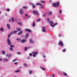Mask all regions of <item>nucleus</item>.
Masks as SVG:
<instances>
[{
  "mask_svg": "<svg viewBox=\"0 0 77 77\" xmlns=\"http://www.w3.org/2000/svg\"><path fill=\"white\" fill-rule=\"evenodd\" d=\"M53 6L55 7V8H57L59 6V2H57L56 3H54L52 5Z\"/></svg>",
  "mask_w": 77,
  "mask_h": 77,
  "instance_id": "1",
  "label": "nucleus"
},
{
  "mask_svg": "<svg viewBox=\"0 0 77 77\" xmlns=\"http://www.w3.org/2000/svg\"><path fill=\"white\" fill-rule=\"evenodd\" d=\"M49 23L50 24L51 27H54V26H55L57 25V23H54L53 25H52L53 24V22L51 21Z\"/></svg>",
  "mask_w": 77,
  "mask_h": 77,
  "instance_id": "2",
  "label": "nucleus"
},
{
  "mask_svg": "<svg viewBox=\"0 0 77 77\" xmlns=\"http://www.w3.org/2000/svg\"><path fill=\"white\" fill-rule=\"evenodd\" d=\"M36 5L37 6H41V8H44V7L42 6V4H41V3H37Z\"/></svg>",
  "mask_w": 77,
  "mask_h": 77,
  "instance_id": "3",
  "label": "nucleus"
},
{
  "mask_svg": "<svg viewBox=\"0 0 77 77\" xmlns=\"http://www.w3.org/2000/svg\"><path fill=\"white\" fill-rule=\"evenodd\" d=\"M33 13L37 15H39V13H38V12L34 10L33 11Z\"/></svg>",
  "mask_w": 77,
  "mask_h": 77,
  "instance_id": "4",
  "label": "nucleus"
},
{
  "mask_svg": "<svg viewBox=\"0 0 77 77\" xmlns=\"http://www.w3.org/2000/svg\"><path fill=\"white\" fill-rule=\"evenodd\" d=\"M32 54H33V57H35L36 55L38 54V52H32Z\"/></svg>",
  "mask_w": 77,
  "mask_h": 77,
  "instance_id": "5",
  "label": "nucleus"
},
{
  "mask_svg": "<svg viewBox=\"0 0 77 77\" xmlns=\"http://www.w3.org/2000/svg\"><path fill=\"white\" fill-rule=\"evenodd\" d=\"M59 45H61V47H63V42L62 41H60L59 42Z\"/></svg>",
  "mask_w": 77,
  "mask_h": 77,
  "instance_id": "6",
  "label": "nucleus"
},
{
  "mask_svg": "<svg viewBox=\"0 0 77 77\" xmlns=\"http://www.w3.org/2000/svg\"><path fill=\"white\" fill-rule=\"evenodd\" d=\"M14 47V45H10V50L11 51H12V50H13V49L12 48H13V47Z\"/></svg>",
  "mask_w": 77,
  "mask_h": 77,
  "instance_id": "7",
  "label": "nucleus"
},
{
  "mask_svg": "<svg viewBox=\"0 0 77 77\" xmlns=\"http://www.w3.org/2000/svg\"><path fill=\"white\" fill-rule=\"evenodd\" d=\"M20 13L21 15H22V14L24 13V11H23V9H20Z\"/></svg>",
  "mask_w": 77,
  "mask_h": 77,
  "instance_id": "8",
  "label": "nucleus"
},
{
  "mask_svg": "<svg viewBox=\"0 0 77 77\" xmlns=\"http://www.w3.org/2000/svg\"><path fill=\"white\" fill-rule=\"evenodd\" d=\"M25 31H26V32H31V30L29 29H25Z\"/></svg>",
  "mask_w": 77,
  "mask_h": 77,
  "instance_id": "9",
  "label": "nucleus"
},
{
  "mask_svg": "<svg viewBox=\"0 0 77 77\" xmlns=\"http://www.w3.org/2000/svg\"><path fill=\"white\" fill-rule=\"evenodd\" d=\"M7 42H8V44H9V45H10V44H11V42L9 40V38L8 39Z\"/></svg>",
  "mask_w": 77,
  "mask_h": 77,
  "instance_id": "10",
  "label": "nucleus"
},
{
  "mask_svg": "<svg viewBox=\"0 0 77 77\" xmlns=\"http://www.w3.org/2000/svg\"><path fill=\"white\" fill-rule=\"evenodd\" d=\"M17 31H14L13 32H11L10 35H12V34H13V33H17Z\"/></svg>",
  "mask_w": 77,
  "mask_h": 77,
  "instance_id": "11",
  "label": "nucleus"
},
{
  "mask_svg": "<svg viewBox=\"0 0 77 77\" xmlns=\"http://www.w3.org/2000/svg\"><path fill=\"white\" fill-rule=\"evenodd\" d=\"M45 31H45V27H44L42 29V31L43 32H45Z\"/></svg>",
  "mask_w": 77,
  "mask_h": 77,
  "instance_id": "12",
  "label": "nucleus"
},
{
  "mask_svg": "<svg viewBox=\"0 0 77 77\" xmlns=\"http://www.w3.org/2000/svg\"><path fill=\"white\" fill-rule=\"evenodd\" d=\"M30 43H32L33 44V43H34V41L30 39Z\"/></svg>",
  "mask_w": 77,
  "mask_h": 77,
  "instance_id": "13",
  "label": "nucleus"
},
{
  "mask_svg": "<svg viewBox=\"0 0 77 77\" xmlns=\"http://www.w3.org/2000/svg\"><path fill=\"white\" fill-rule=\"evenodd\" d=\"M11 54H7L6 56L7 57H8L9 58L11 57Z\"/></svg>",
  "mask_w": 77,
  "mask_h": 77,
  "instance_id": "14",
  "label": "nucleus"
},
{
  "mask_svg": "<svg viewBox=\"0 0 77 77\" xmlns=\"http://www.w3.org/2000/svg\"><path fill=\"white\" fill-rule=\"evenodd\" d=\"M7 27L8 29H10V26H9V24H7Z\"/></svg>",
  "mask_w": 77,
  "mask_h": 77,
  "instance_id": "15",
  "label": "nucleus"
},
{
  "mask_svg": "<svg viewBox=\"0 0 77 77\" xmlns=\"http://www.w3.org/2000/svg\"><path fill=\"white\" fill-rule=\"evenodd\" d=\"M21 42H26V40L25 39H23L21 41Z\"/></svg>",
  "mask_w": 77,
  "mask_h": 77,
  "instance_id": "16",
  "label": "nucleus"
},
{
  "mask_svg": "<svg viewBox=\"0 0 77 77\" xmlns=\"http://www.w3.org/2000/svg\"><path fill=\"white\" fill-rule=\"evenodd\" d=\"M35 22H34L32 24V27H35Z\"/></svg>",
  "mask_w": 77,
  "mask_h": 77,
  "instance_id": "17",
  "label": "nucleus"
},
{
  "mask_svg": "<svg viewBox=\"0 0 77 77\" xmlns=\"http://www.w3.org/2000/svg\"><path fill=\"white\" fill-rule=\"evenodd\" d=\"M63 75H65V76H67V74H66V73L65 72H64L63 73Z\"/></svg>",
  "mask_w": 77,
  "mask_h": 77,
  "instance_id": "18",
  "label": "nucleus"
},
{
  "mask_svg": "<svg viewBox=\"0 0 77 77\" xmlns=\"http://www.w3.org/2000/svg\"><path fill=\"white\" fill-rule=\"evenodd\" d=\"M17 59H14L13 60V62H15V61H17Z\"/></svg>",
  "mask_w": 77,
  "mask_h": 77,
  "instance_id": "19",
  "label": "nucleus"
},
{
  "mask_svg": "<svg viewBox=\"0 0 77 77\" xmlns=\"http://www.w3.org/2000/svg\"><path fill=\"white\" fill-rule=\"evenodd\" d=\"M23 9H27V7H26V6H24L23 7Z\"/></svg>",
  "mask_w": 77,
  "mask_h": 77,
  "instance_id": "20",
  "label": "nucleus"
},
{
  "mask_svg": "<svg viewBox=\"0 0 77 77\" xmlns=\"http://www.w3.org/2000/svg\"><path fill=\"white\" fill-rule=\"evenodd\" d=\"M29 36V34H28L27 33L26 35V38H27V37Z\"/></svg>",
  "mask_w": 77,
  "mask_h": 77,
  "instance_id": "21",
  "label": "nucleus"
},
{
  "mask_svg": "<svg viewBox=\"0 0 77 77\" xmlns=\"http://www.w3.org/2000/svg\"><path fill=\"white\" fill-rule=\"evenodd\" d=\"M45 2V1H41V3H44Z\"/></svg>",
  "mask_w": 77,
  "mask_h": 77,
  "instance_id": "22",
  "label": "nucleus"
},
{
  "mask_svg": "<svg viewBox=\"0 0 77 77\" xmlns=\"http://www.w3.org/2000/svg\"><path fill=\"white\" fill-rule=\"evenodd\" d=\"M18 24H19V25H20V26H21V25H22V24L20 22H18Z\"/></svg>",
  "mask_w": 77,
  "mask_h": 77,
  "instance_id": "23",
  "label": "nucleus"
},
{
  "mask_svg": "<svg viewBox=\"0 0 77 77\" xmlns=\"http://www.w3.org/2000/svg\"><path fill=\"white\" fill-rule=\"evenodd\" d=\"M20 72V70H17L15 71V72Z\"/></svg>",
  "mask_w": 77,
  "mask_h": 77,
  "instance_id": "24",
  "label": "nucleus"
},
{
  "mask_svg": "<svg viewBox=\"0 0 77 77\" xmlns=\"http://www.w3.org/2000/svg\"><path fill=\"white\" fill-rule=\"evenodd\" d=\"M4 60L5 61H6V62H8V60L7 59H4Z\"/></svg>",
  "mask_w": 77,
  "mask_h": 77,
  "instance_id": "25",
  "label": "nucleus"
},
{
  "mask_svg": "<svg viewBox=\"0 0 77 77\" xmlns=\"http://www.w3.org/2000/svg\"><path fill=\"white\" fill-rule=\"evenodd\" d=\"M11 20H12V21H14V18L13 17L12 18V19H11Z\"/></svg>",
  "mask_w": 77,
  "mask_h": 77,
  "instance_id": "26",
  "label": "nucleus"
},
{
  "mask_svg": "<svg viewBox=\"0 0 77 77\" xmlns=\"http://www.w3.org/2000/svg\"><path fill=\"white\" fill-rule=\"evenodd\" d=\"M2 53H3V54H4L5 53V51H2Z\"/></svg>",
  "mask_w": 77,
  "mask_h": 77,
  "instance_id": "27",
  "label": "nucleus"
},
{
  "mask_svg": "<svg viewBox=\"0 0 77 77\" xmlns=\"http://www.w3.org/2000/svg\"><path fill=\"white\" fill-rule=\"evenodd\" d=\"M32 7L33 8H35V5H34V4H32Z\"/></svg>",
  "mask_w": 77,
  "mask_h": 77,
  "instance_id": "28",
  "label": "nucleus"
},
{
  "mask_svg": "<svg viewBox=\"0 0 77 77\" xmlns=\"http://www.w3.org/2000/svg\"><path fill=\"white\" fill-rule=\"evenodd\" d=\"M51 12H50L48 13V15H51Z\"/></svg>",
  "mask_w": 77,
  "mask_h": 77,
  "instance_id": "29",
  "label": "nucleus"
},
{
  "mask_svg": "<svg viewBox=\"0 0 77 77\" xmlns=\"http://www.w3.org/2000/svg\"><path fill=\"white\" fill-rule=\"evenodd\" d=\"M0 31H3V28H1L0 29Z\"/></svg>",
  "mask_w": 77,
  "mask_h": 77,
  "instance_id": "30",
  "label": "nucleus"
},
{
  "mask_svg": "<svg viewBox=\"0 0 77 77\" xmlns=\"http://www.w3.org/2000/svg\"><path fill=\"white\" fill-rule=\"evenodd\" d=\"M24 65L25 66H27V64H26V63H25L24 64Z\"/></svg>",
  "mask_w": 77,
  "mask_h": 77,
  "instance_id": "31",
  "label": "nucleus"
},
{
  "mask_svg": "<svg viewBox=\"0 0 77 77\" xmlns=\"http://www.w3.org/2000/svg\"><path fill=\"white\" fill-rule=\"evenodd\" d=\"M32 72V70H29V74H31Z\"/></svg>",
  "mask_w": 77,
  "mask_h": 77,
  "instance_id": "32",
  "label": "nucleus"
},
{
  "mask_svg": "<svg viewBox=\"0 0 77 77\" xmlns=\"http://www.w3.org/2000/svg\"><path fill=\"white\" fill-rule=\"evenodd\" d=\"M17 30L18 31H20L21 30V29H20V28H17Z\"/></svg>",
  "mask_w": 77,
  "mask_h": 77,
  "instance_id": "33",
  "label": "nucleus"
},
{
  "mask_svg": "<svg viewBox=\"0 0 77 77\" xmlns=\"http://www.w3.org/2000/svg\"><path fill=\"white\" fill-rule=\"evenodd\" d=\"M40 20H41V19H39L37 20V22H38V21H40Z\"/></svg>",
  "mask_w": 77,
  "mask_h": 77,
  "instance_id": "34",
  "label": "nucleus"
},
{
  "mask_svg": "<svg viewBox=\"0 0 77 77\" xmlns=\"http://www.w3.org/2000/svg\"><path fill=\"white\" fill-rule=\"evenodd\" d=\"M65 51H66V49H64L63 50V52Z\"/></svg>",
  "mask_w": 77,
  "mask_h": 77,
  "instance_id": "35",
  "label": "nucleus"
},
{
  "mask_svg": "<svg viewBox=\"0 0 77 77\" xmlns=\"http://www.w3.org/2000/svg\"><path fill=\"white\" fill-rule=\"evenodd\" d=\"M42 69H43V71L45 70V68H44L42 67Z\"/></svg>",
  "mask_w": 77,
  "mask_h": 77,
  "instance_id": "36",
  "label": "nucleus"
},
{
  "mask_svg": "<svg viewBox=\"0 0 77 77\" xmlns=\"http://www.w3.org/2000/svg\"><path fill=\"white\" fill-rule=\"evenodd\" d=\"M29 55L30 56H32V53H30L29 54Z\"/></svg>",
  "mask_w": 77,
  "mask_h": 77,
  "instance_id": "37",
  "label": "nucleus"
},
{
  "mask_svg": "<svg viewBox=\"0 0 77 77\" xmlns=\"http://www.w3.org/2000/svg\"><path fill=\"white\" fill-rule=\"evenodd\" d=\"M27 47L25 48V50H27Z\"/></svg>",
  "mask_w": 77,
  "mask_h": 77,
  "instance_id": "38",
  "label": "nucleus"
},
{
  "mask_svg": "<svg viewBox=\"0 0 77 77\" xmlns=\"http://www.w3.org/2000/svg\"><path fill=\"white\" fill-rule=\"evenodd\" d=\"M21 33H22V31H20V32L18 33V35H20V34H21Z\"/></svg>",
  "mask_w": 77,
  "mask_h": 77,
  "instance_id": "39",
  "label": "nucleus"
},
{
  "mask_svg": "<svg viewBox=\"0 0 77 77\" xmlns=\"http://www.w3.org/2000/svg\"><path fill=\"white\" fill-rule=\"evenodd\" d=\"M25 16H26V17H27V16H28V14H25Z\"/></svg>",
  "mask_w": 77,
  "mask_h": 77,
  "instance_id": "40",
  "label": "nucleus"
},
{
  "mask_svg": "<svg viewBox=\"0 0 77 77\" xmlns=\"http://www.w3.org/2000/svg\"><path fill=\"white\" fill-rule=\"evenodd\" d=\"M17 64H18V63H17V62H15L14 63V64L15 65H17Z\"/></svg>",
  "mask_w": 77,
  "mask_h": 77,
  "instance_id": "41",
  "label": "nucleus"
},
{
  "mask_svg": "<svg viewBox=\"0 0 77 77\" xmlns=\"http://www.w3.org/2000/svg\"><path fill=\"white\" fill-rule=\"evenodd\" d=\"M17 41H20V39H19V38H17Z\"/></svg>",
  "mask_w": 77,
  "mask_h": 77,
  "instance_id": "42",
  "label": "nucleus"
},
{
  "mask_svg": "<svg viewBox=\"0 0 77 77\" xmlns=\"http://www.w3.org/2000/svg\"><path fill=\"white\" fill-rule=\"evenodd\" d=\"M59 36H60H60H61V34H59Z\"/></svg>",
  "mask_w": 77,
  "mask_h": 77,
  "instance_id": "43",
  "label": "nucleus"
},
{
  "mask_svg": "<svg viewBox=\"0 0 77 77\" xmlns=\"http://www.w3.org/2000/svg\"><path fill=\"white\" fill-rule=\"evenodd\" d=\"M9 9H7V11H9Z\"/></svg>",
  "mask_w": 77,
  "mask_h": 77,
  "instance_id": "44",
  "label": "nucleus"
},
{
  "mask_svg": "<svg viewBox=\"0 0 77 77\" xmlns=\"http://www.w3.org/2000/svg\"><path fill=\"white\" fill-rule=\"evenodd\" d=\"M10 35H11V34H9V35H8V37H10Z\"/></svg>",
  "mask_w": 77,
  "mask_h": 77,
  "instance_id": "45",
  "label": "nucleus"
},
{
  "mask_svg": "<svg viewBox=\"0 0 77 77\" xmlns=\"http://www.w3.org/2000/svg\"><path fill=\"white\" fill-rule=\"evenodd\" d=\"M59 12L60 13H61L62 12V11L61 10H60Z\"/></svg>",
  "mask_w": 77,
  "mask_h": 77,
  "instance_id": "46",
  "label": "nucleus"
},
{
  "mask_svg": "<svg viewBox=\"0 0 77 77\" xmlns=\"http://www.w3.org/2000/svg\"><path fill=\"white\" fill-rule=\"evenodd\" d=\"M47 21H49V19H47Z\"/></svg>",
  "mask_w": 77,
  "mask_h": 77,
  "instance_id": "47",
  "label": "nucleus"
},
{
  "mask_svg": "<svg viewBox=\"0 0 77 77\" xmlns=\"http://www.w3.org/2000/svg\"><path fill=\"white\" fill-rule=\"evenodd\" d=\"M18 54H20V52H17Z\"/></svg>",
  "mask_w": 77,
  "mask_h": 77,
  "instance_id": "48",
  "label": "nucleus"
},
{
  "mask_svg": "<svg viewBox=\"0 0 77 77\" xmlns=\"http://www.w3.org/2000/svg\"><path fill=\"white\" fill-rule=\"evenodd\" d=\"M43 17H45V14H44L43 16Z\"/></svg>",
  "mask_w": 77,
  "mask_h": 77,
  "instance_id": "49",
  "label": "nucleus"
},
{
  "mask_svg": "<svg viewBox=\"0 0 77 77\" xmlns=\"http://www.w3.org/2000/svg\"><path fill=\"white\" fill-rule=\"evenodd\" d=\"M43 57H44L45 58V56L44 55H43Z\"/></svg>",
  "mask_w": 77,
  "mask_h": 77,
  "instance_id": "50",
  "label": "nucleus"
},
{
  "mask_svg": "<svg viewBox=\"0 0 77 77\" xmlns=\"http://www.w3.org/2000/svg\"><path fill=\"white\" fill-rule=\"evenodd\" d=\"M29 58H30V57H27V59H29Z\"/></svg>",
  "mask_w": 77,
  "mask_h": 77,
  "instance_id": "51",
  "label": "nucleus"
},
{
  "mask_svg": "<svg viewBox=\"0 0 77 77\" xmlns=\"http://www.w3.org/2000/svg\"><path fill=\"white\" fill-rule=\"evenodd\" d=\"M0 61H2V58H0Z\"/></svg>",
  "mask_w": 77,
  "mask_h": 77,
  "instance_id": "52",
  "label": "nucleus"
},
{
  "mask_svg": "<svg viewBox=\"0 0 77 77\" xmlns=\"http://www.w3.org/2000/svg\"><path fill=\"white\" fill-rule=\"evenodd\" d=\"M52 77H54V75H52Z\"/></svg>",
  "mask_w": 77,
  "mask_h": 77,
  "instance_id": "53",
  "label": "nucleus"
},
{
  "mask_svg": "<svg viewBox=\"0 0 77 77\" xmlns=\"http://www.w3.org/2000/svg\"><path fill=\"white\" fill-rule=\"evenodd\" d=\"M9 21H11V20H10Z\"/></svg>",
  "mask_w": 77,
  "mask_h": 77,
  "instance_id": "54",
  "label": "nucleus"
},
{
  "mask_svg": "<svg viewBox=\"0 0 77 77\" xmlns=\"http://www.w3.org/2000/svg\"><path fill=\"white\" fill-rule=\"evenodd\" d=\"M0 13H1V12H0Z\"/></svg>",
  "mask_w": 77,
  "mask_h": 77,
  "instance_id": "55",
  "label": "nucleus"
}]
</instances>
